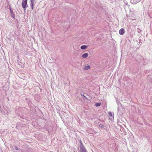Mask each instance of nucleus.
I'll use <instances>...</instances> for the list:
<instances>
[{
  "mask_svg": "<svg viewBox=\"0 0 152 152\" xmlns=\"http://www.w3.org/2000/svg\"><path fill=\"white\" fill-rule=\"evenodd\" d=\"M80 147L81 150L80 152H86V149L82 144L80 145Z\"/></svg>",
  "mask_w": 152,
  "mask_h": 152,
  "instance_id": "obj_2",
  "label": "nucleus"
},
{
  "mask_svg": "<svg viewBox=\"0 0 152 152\" xmlns=\"http://www.w3.org/2000/svg\"><path fill=\"white\" fill-rule=\"evenodd\" d=\"M90 68V66L89 65H87L85 66L84 69L85 70H87Z\"/></svg>",
  "mask_w": 152,
  "mask_h": 152,
  "instance_id": "obj_6",
  "label": "nucleus"
},
{
  "mask_svg": "<svg viewBox=\"0 0 152 152\" xmlns=\"http://www.w3.org/2000/svg\"><path fill=\"white\" fill-rule=\"evenodd\" d=\"M88 56V53H85L82 55V57L83 58H87Z\"/></svg>",
  "mask_w": 152,
  "mask_h": 152,
  "instance_id": "obj_4",
  "label": "nucleus"
},
{
  "mask_svg": "<svg viewBox=\"0 0 152 152\" xmlns=\"http://www.w3.org/2000/svg\"><path fill=\"white\" fill-rule=\"evenodd\" d=\"M87 48V46L86 45H82L80 47L81 49L82 50L86 49Z\"/></svg>",
  "mask_w": 152,
  "mask_h": 152,
  "instance_id": "obj_5",
  "label": "nucleus"
},
{
  "mask_svg": "<svg viewBox=\"0 0 152 152\" xmlns=\"http://www.w3.org/2000/svg\"><path fill=\"white\" fill-rule=\"evenodd\" d=\"M27 0H23L22 3V5L23 8L25 9L26 8V6L27 4Z\"/></svg>",
  "mask_w": 152,
  "mask_h": 152,
  "instance_id": "obj_1",
  "label": "nucleus"
},
{
  "mask_svg": "<svg viewBox=\"0 0 152 152\" xmlns=\"http://www.w3.org/2000/svg\"><path fill=\"white\" fill-rule=\"evenodd\" d=\"M99 126L101 128H102L103 127V126L102 124H99Z\"/></svg>",
  "mask_w": 152,
  "mask_h": 152,
  "instance_id": "obj_10",
  "label": "nucleus"
},
{
  "mask_svg": "<svg viewBox=\"0 0 152 152\" xmlns=\"http://www.w3.org/2000/svg\"><path fill=\"white\" fill-rule=\"evenodd\" d=\"M15 149L16 150H18V148H16Z\"/></svg>",
  "mask_w": 152,
  "mask_h": 152,
  "instance_id": "obj_12",
  "label": "nucleus"
},
{
  "mask_svg": "<svg viewBox=\"0 0 152 152\" xmlns=\"http://www.w3.org/2000/svg\"><path fill=\"white\" fill-rule=\"evenodd\" d=\"M10 12L11 13V14H12L13 13V12L10 8Z\"/></svg>",
  "mask_w": 152,
  "mask_h": 152,
  "instance_id": "obj_11",
  "label": "nucleus"
},
{
  "mask_svg": "<svg viewBox=\"0 0 152 152\" xmlns=\"http://www.w3.org/2000/svg\"><path fill=\"white\" fill-rule=\"evenodd\" d=\"M101 104V103H96L95 104V105L96 107H98L100 106Z\"/></svg>",
  "mask_w": 152,
  "mask_h": 152,
  "instance_id": "obj_7",
  "label": "nucleus"
},
{
  "mask_svg": "<svg viewBox=\"0 0 152 152\" xmlns=\"http://www.w3.org/2000/svg\"><path fill=\"white\" fill-rule=\"evenodd\" d=\"M15 15H14V16H13V17L14 18H15Z\"/></svg>",
  "mask_w": 152,
  "mask_h": 152,
  "instance_id": "obj_13",
  "label": "nucleus"
},
{
  "mask_svg": "<svg viewBox=\"0 0 152 152\" xmlns=\"http://www.w3.org/2000/svg\"><path fill=\"white\" fill-rule=\"evenodd\" d=\"M108 114L110 116V117H112L113 115L114 116V114H113L111 112H108Z\"/></svg>",
  "mask_w": 152,
  "mask_h": 152,
  "instance_id": "obj_8",
  "label": "nucleus"
},
{
  "mask_svg": "<svg viewBox=\"0 0 152 152\" xmlns=\"http://www.w3.org/2000/svg\"><path fill=\"white\" fill-rule=\"evenodd\" d=\"M31 8L33 10L34 9V6H33V3L32 2L31 0Z\"/></svg>",
  "mask_w": 152,
  "mask_h": 152,
  "instance_id": "obj_9",
  "label": "nucleus"
},
{
  "mask_svg": "<svg viewBox=\"0 0 152 152\" xmlns=\"http://www.w3.org/2000/svg\"><path fill=\"white\" fill-rule=\"evenodd\" d=\"M119 33L120 35H123L125 33V31L124 28H122L119 31Z\"/></svg>",
  "mask_w": 152,
  "mask_h": 152,
  "instance_id": "obj_3",
  "label": "nucleus"
}]
</instances>
